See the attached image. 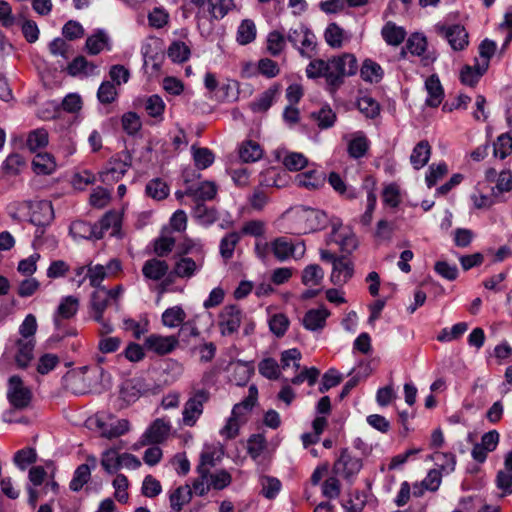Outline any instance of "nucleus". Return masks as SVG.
Masks as SVG:
<instances>
[{
	"instance_id": "nucleus-37",
	"label": "nucleus",
	"mask_w": 512,
	"mask_h": 512,
	"mask_svg": "<svg viewBox=\"0 0 512 512\" xmlns=\"http://www.w3.org/2000/svg\"><path fill=\"white\" fill-rule=\"evenodd\" d=\"M223 450H213L210 452H202L200 463L197 466V472L203 477H208L212 467L220 460Z\"/></svg>"
},
{
	"instance_id": "nucleus-26",
	"label": "nucleus",
	"mask_w": 512,
	"mask_h": 512,
	"mask_svg": "<svg viewBox=\"0 0 512 512\" xmlns=\"http://www.w3.org/2000/svg\"><path fill=\"white\" fill-rule=\"evenodd\" d=\"M425 89L427 91L426 104L430 107H438L444 97V91L438 76L431 75L425 81Z\"/></svg>"
},
{
	"instance_id": "nucleus-14",
	"label": "nucleus",
	"mask_w": 512,
	"mask_h": 512,
	"mask_svg": "<svg viewBox=\"0 0 512 512\" xmlns=\"http://www.w3.org/2000/svg\"><path fill=\"white\" fill-rule=\"evenodd\" d=\"M362 468L360 457L352 454L349 450H342L333 465V472L347 480L359 473Z\"/></svg>"
},
{
	"instance_id": "nucleus-13",
	"label": "nucleus",
	"mask_w": 512,
	"mask_h": 512,
	"mask_svg": "<svg viewBox=\"0 0 512 512\" xmlns=\"http://www.w3.org/2000/svg\"><path fill=\"white\" fill-rule=\"evenodd\" d=\"M434 28L439 36L448 41L454 51L464 50L469 44L468 33L465 28L459 24L444 25L438 23Z\"/></svg>"
},
{
	"instance_id": "nucleus-44",
	"label": "nucleus",
	"mask_w": 512,
	"mask_h": 512,
	"mask_svg": "<svg viewBox=\"0 0 512 512\" xmlns=\"http://www.w3.org/2000/svg\"><path fill=\"white\" fill-rule=\"evenodd\" d=\"M188 194H191L197 200H212L217 194V186L212 181H203L195 188H190Z\"/></svg>"
},
{
	"instance_id": "nucleus-12",
	"label": "nucleus",
	"mask_w": 512,
	"mask_h": 512,
	"mask_svg": "<svg viewBox=\"0 0 512 512\" xmlns=\"http://www.w3.org/2000/svg\"><path fill=\"white\" fill-rule=\"evenodd\" d=\"M121 269V262L117 258H113L106 265L90 263L87 266L86 276L92 287L101 288L104 279L116 276Z\"/></svg>"
},
{
	"instance_id": "nucleus-61",
	"label": "nucleus",
	"mask_w": 512,
	"mask_h": 512,
	"mask_svg": "<svg viewBox=\"0 0 512 512\" xmlns=\"http://www.w3.org/2000/svg\"><path fill=\"white\" fill-rule=\"evenodd\" d=\"M448 173V166L441 162L437 165L432 164L425 176L426 184L429 188L433 187L440 179Z\"/></svg>"
},
{
	"instance_id": "nucleus-60",
	"label": "nucleus",
	"mask_w": 512,
	"mask_h": 512,
	"mask_svg": "<svg viewBox=\"0 0 512 512\" xmlns=\"http://www.w3.org/2000/svg\"><path fill=\"white\" fill-rule=\"evenodd\" d=\"M407 50L416 56H422L427 49V39L421 33H413L407 40Z\"/></svg>"
},
{
	"instance_id": "nucleus-38",
	"label": "nucleus",
	"mask_w": 512,
	"mask_h": 512,
	"mask_svg": "<svg viewBox=\"0 0 512 512\" xmlns=\"http://www.w3.org/2000/svg\"><path fill=\"white\" fill-rule=\"evenodd\" d=\"M256 34L255 23L250 19H244L237 29L236 41L240 45H247L255 40Z\"/></svg>"
},
{
	"instance_id": "nucleus-49",
	"label": "nucleus",
	"mask_w": 512,
	"mask_h": 512,
	"mask_svg": "<svg viewBox=\"0 0 512 512\" xmlns=\"http://www.w3.org/2000/svg\"><path fill=\"white\" fill-rule=\"evenodd\" d=\"M121 225V215L115 211L107 212L99 222L98 231H101L102 237L104 233L112 229L111 234L114 235L118 232Z\"/></svg>"
},
{
	"instance_id": "nucleus-21",
	"label": "nucleus",
	"mask_w": 512,
	"mask_h": 512,
	"mask_svg": "<svg viewBox=\"0 0 512 512\" xmlns=\"http://www.w3.org/2000/svg\"><path fill=\"white\" fill-rule=\"evenodd\" d=\"M97 460L93 456L87 458V462L79 465L70 481L69 487L72 491L78 492L90 480L91 471L96 468Z\"/></svg>"
},
{
	"instance_id": "nucleus-6",
	"label": "nucleus",
	"mask_w": 512,
	"mask_h": 512,
	"mask_svg": "<svg viewBox=\"0 0 512 512\" xmlns=\"http://www.w3.org/2000/svg\"><path fill=\"white\" fill-rule=\"evenodd\" d=\"M331 232L326 236V244H337L342 252L351 253L358 246V241L354 233L345 228L339 219H332Z\"/></svg>"
},
{
	"instance_id": "nucleus-24",
	"label": "nucleus",
	"mask_w": 512,
	"mask_h": 512,
	"mask_svg": "<svg viewBox=\"0 0 512 512\" xmlns=\"http://www.w3.org/2000/svg\"><path fill=\"white\" fill-rule=\"evenodd\" d=\"M325 181V174L317 170L303 172L295 177V183L297 186L308 190H317L321 188L325 184Z\"/></svg>"
},
{
	"instance_id": "nucleus-42",
	"label": "nucleus",
	"mask_w": 512,
	"mask_h": 512,
	"mask_svg": "<svg viewBox=\"0 0 512 512\" xmlns=\"http://www.w3.org/2000/svg\"><path fill=\"white\" fill-rule=\"evenodd\" d=\"M487 69H482L481 65L476 63L473 66L466 65L460 72V79L464 85L475 86Z\"/></svg>"
},
{
	"instance_id": "nucleus-7",
	"label": "nucleus",
	"mask_w": 512,
	"mask_h": 512,
	"mask_svg": "<svg viewBox=\"0 0 512 512\" xmlns=\"http://www.w3.org/2000/svg\"><path fill=\"white\" fill-rule=\"evenodd\" d=\"M209 392L205 389L193 391L184 404L182 421L185 426L192 427L203 413V405L209 400Z\"/></svg>"
},
{
	"instance_id": "nucleus-64",
	"label": "nucleus",
	"mask_w": 512,
	"mask_h": 512,
	"mask_svg": "<svg viewBox=\"0 0 512 512\" xmlns=\"http://www.w3.org/2000/svg\"><path fill=\"white\" fill-rule=\"evenodd\" d=\"M308 163L307 158L298 152H290L283 159V165L290 171L303 169Z\"/></svg>"
},
{
	"instance_id": "nucleus-9",
	"label": "nucleus",
	"mask_w": 512,
	"mask_h": 512,
	"mask_svg": "<svg viewBox=\"0 0 512 512\" xmlns=\"http://www.w3.org/2000/svg\"><path fill=\"white\" fill-rule=\"evenodd\" d=\"M287 40L296 47L303 57L311 58L316 48L315 35L305 26L289 30Z\"/></svg>"
},
{
	"instance_id": "nucleus-57",
	"label": "nucleus",
	"mask_w": 512,
	"mask_h": 512,
	"mask_svg": "<svg viewBox=\"0 0 512 512\" xmlns=\"http://www.w3.org/2000/svg\"><path fill=\"white\" fill-rule=\"evenodd\" d=\"M48 141V132L45 129H35L31 131L28 135L27 147L31 151H36L37 149L45 147L48 144Z\"/></svg>"
},
{
	"instance_id": "nucleus-55",
	"label": "nucleus",
	"mask_w": 512,
	"mask_h": 512,
	"mask_svg": "<svg viewBox=\"0 0 512 512\" xmlns=\"http://www.w3.org/2000/svg\"><path fill=\"white\" fill-rule=\"evenodd\" d=\"M146 194L155 200H162L168 196L169 188L162 180L152 179L146 185Z\"/></svg>"
},
{
	"instance_id": "nucleus-62",
	"label": "nucleus",
	"mask_w": 512,
	"mask_h": 512,
	"mask_svg": "<svg viewBox=\"0 0 512 512\" xmlns=\"http://www.w3.org/2000/svg\"><path fill=\"white\" fill-rule=\"evenodd\" d=\"M145 110L151 117H161L165 110V103L159 95H151L145 101Z\"/></svg>"
},
{
	"instance_id": "nucleus-17",
	"label": "nucleus",
	"mask_w": 512,
	"mask_h": 512,
	"mask_svg": "<svg viewBox=\"0 0 512 512\" xmlns=\"http://www.w3.org/2000/svg\"><path fill=\"white\" fill-rule=\"evenodd\" d=\"M170 432V424L163 419H156L143 433L139 444L141 446L161 444Z\"/></svg>"
},
{
	"instance_id": "nucleus-22",
	"label": "nucleus",
	"mask_w": 512,
	"mask_h": 512,
	"mask_svg": "<svg viewBox=\"0 0 512 512\" xmlns=\"http://www.w3.org/2000/svg\"><path fill=\"white\" fill-rule=\"evenodd\" d=\"M354 267L351 261L341 257L332 266L330 280L334 285L341 286L346 284L353 276Z\"/></svg>"
},
{
	"instance_id": "nucleus-2",
	"label": "nucleus",
	"mask_w": 512,
	"mask_h": 512,
	"mask_svg": "<svg viewBox=\"0 0 512 512\" xmlns=\"http://www.w3.org/2000/svg\"><path fill=\"white\" fill-rule=\"evenodd\" d=\"M329 218L324 211L307 206H298L290 213V230L292 234L304 235L324 229Z\"/></svg>"
},
{
	"instance_id": "nucleus-15",
	"label": "nucleus",
	"mask_w": 512,
	"mask_h": 512,
	"mask_svg": "<svg viewBox=\"0 0 512 512\" xmlns=\"http://www.w3.org/2000/svg\"><path fill=\"white\" fill-rule=\"evenodd\" d=\"M79 307L80 301L78 297L73 295L62 297L52 315L55 328L57 330L62 329L65 322L77 314Z\"/></svg>"
},
{
	"instance_id": "nucleus-59",
	"label": "nucleus",
	"mask_w": 512,
	"mask_h": 512,
	"mask_svg": "<svg viewBox=\"0 0 512 512\" xmlns=\"http://www.w3.org/2000/svg\"><path fill=\"white\" fill-rule=\"evenodd\" d=\"M382 68L376 62L365 60L361 68V76L365 81L378 82L382 78Z\"/></svg>"
},
{
	"instance_id": "nucleus-29",
	"label": "nucleus",
	"mask_w": 512,
	"mask_h": 512,
	"mask_svg": "<svg viewBox=\"0 0 512 512\" xmlns=\"http://www.w3.org/2000/svg\"><path fill=\"white\" fill-rule=\"evenodd\" d=\"M168 268V264L165 261L153 258L144 263L142 273L146 278L158 281L166 275Z\"/></svg>"
},
{
	"instance_id": "nucleus-43",
	"label": "nucleus",
	"mask_w": 512,
	"mask_h": 512,
	"mask_svg": "<svg viewBox=\"0 0 512 512\" xmlns=\"http://www.w3.org/2000/svg\"><path fill=\"white\" fill-rule=\"evenodd\" d=\"M263 151L260 145L252 140L242 143L239 149V156L244 162H255L262 158Z\"/></svg>"
},
{
	"instance_id": "nucleus-51",
	"label": "nucleus",
	"mask_w": 512,
	"mask_h": 512,
	"mask_svg": "<svg viewBox=\"0 0 512 512\" xmlns=\"http://www.w3.org/2000/svg\"><path fill=\"white\" fill-rule=\"evenodd\" d=\"M324 278L323 269L317 264L308 265L302 272V282L306 286H316Z\"/></svg>"
},
{
	"instance_id": "nucleus-33",
	"label": "nucleus",
	"mask_w": 512,
	"mask_h": 512,
	"mask_svg": "<svg viewBox=\"0 0 512 512\" xmlns=\"http://www.w3.org/2000/svg\"><path fill=\"white\" fill-rule=\"evenodd\" d=\"M229 369L232 371L230 379L236 385L246 384L253 372V368L249 363L240 360L230 363Z\"/></svg>"
},
{
	"instance_id": "nucleus-3",
	"label": "nucleus",
	"mask_w": 512,
	"mask_h": 512,
	"mask_svg": "<svg viewBox=\"0 0 512 512\" xmlns=\"http://www.w3.org/2000/svg\"><path fill=\"white\" fill-rule=\"evenodd\" d=\"M88 427L100 437L115 439L128 433L131 429L129 420L118 418L112 413L97 412L87 420Z\"/></svg>"
},
{
	"instance_id": "nucleus-34",
	"label": "nucleus",
	"mask_w": 512,
	"mask_h": 512,
	"mask_svg": "<svg viewBox=\"0 0 512 512\" xmlns=\"http://www.w3.org/2000/svg\"><path fill=\"white\" fill-rule=\"evenodd\" d=\"M430 459L434 462L437 470L445 473L452 472L455 467V456L450 451L434 450Z\"/></svg>"
},
{
	"instance_id": "nucleus-25",
	"label": "nucleus",
	"mask_w": 512,
	"mask_h": 512,
	"mask_svg": "<svg viewBox=\"0 0 512 512\" xmlns=\"http://www.w3.org/2000/svg\"><path fill=\"white\" fill-rule=\"evenodd\" d=\"M109 296L105 287L96 288L91 294L90 305L92 310V317L95 321H102V315L108 306Z\"/></svg>"
},
{
	"instance_id": "nucleus-45",
	"label": "nucleus",
	"mask_w": 512,
	"mask_h": 512,
	"mask_svg": "<svg viewBox=\"0 0 512 512\" xmlns=\"http://www.w3.org/2000/svg\"><path fill=\"white\" fill-rule=\"evenodd\" d=\"M186 318L185 311L180 306H173L166 309L162 314V323L169 328L183 325Z\"/></svg>"
},
{
	"instance_id": "nucleus-1",
	"label": "nucleus",
	"mask_w": 512,
	"mask_h": 512,
	"mask_svg": "<svg viewBox=\"0 0 512 512\" xmlns=\"http://www.w3.org/2000/svg\"><path fill=\"white\" fill-rule=\"evenodd\" d=\"M357 60L354 55L346 53L338 57H333L328 61L315 59L306 67L308 78L324 77L326 79L329 92L334 93L347 76H352L357 72Z\"/></svg>"
},
{
	"instance_id": "nucleus-56",
	"label": "nucleus",
	"mask_w": 512,
	"mask_h": 512,
	"mask_svg": "<svg viewBox=\"0 0 512 512\" xmlns=\"http://www.w3.org/2000/svg\"><path fill=\"white\" fill-rule=\"evenodd\" d=\"M207 6L212 17L221 19L227 15L235 5L233 0H210Z\"/></svg>"
},
{
	"instance_id": "nucleus-32",
	"label": "nucleus",
	"mask_w": 512,
	"mask_h": 512,
	"mask_svg": "<svg viewBox=\"0 0 512 512\" xmlns=\"http://www.w3.org/2000/svg\"><path fill=\"white\" fill-rule=\"evenodd\" d=\"M68 74L71 76H91L98 73V67L88 62L83 56L76 57L67 67Z\"/></svg>"
},
{
	"instance_id": "nucleus-31",
	"label": "nucleus",
	"mask_w": 512,
	"mask_h": 512,
	"mask_svg": "<svg viewBox=\"0 0 512 512\" xmlns=\"http://www.w3.org/2000/svg\"><path fill=\"white\" fill-rule=\"evenodd\" d=\"M32 221L38 225L50 223L54 218V211L50 201H39L33 207Z\"/></svg>"
},
{
	"instance_id": "nucleus-35",
	"label": "nucleus",
	"mask_w": 512,
	"mask_h": 512,
	"mask_svg": "<svg viewBox=\"0 0 512 512\" xmlns=\"http://www.w3.org/2000/svg\"><path fill=\"white\" fill-rule=\"evenodd\" d=\"M86 49L91 55H97L105 49L110 50L108 35L104 31L99 30L89 36L86 40Z\"/></svg>"
},
{
	"instance_id": "nucleus-20",
	"label": "nucleus",
	"mask_w": 512,
	"mask_h": 512,
	"mask_svg": "<svg viewBox=\"0 0 512 512\" xmlns=\"http://www.w3.org/2000/svg\"><path fill=\"white\" fill-rule=\"evenodd\" d=\"M330 316V311L324 307L320 306L315 309L308 310L302 320V324L305 329L316 332L324 329L326 325V320Z\"/></svg>"
},
{
	"instance_id": "nucleus-47",
	"label": "nucleus",
	"mask_w": 512,
	"mask_h": 512,
	"mask_svg": "<svg viewBox=\"0 0 512 512\" xmlns=\"http://www.w3.org/2000/svg\"><path fill=\"white\" fill-rule=\"evenodd\" d=\"M512 153V136L509 132L503 133L498 136L493 144L494 157L501 160L505 159Z\"/></svg>"
},
{
	"instance_id": "nucleus-10",
	"label": "nucleus",
	"mask_w": 512,
	"mask_h": 512,
	"mask_svg": "<svg viewBox=\"0 0 512 512\" xmlns=\"http://www.w3.org/2000/svg\"><path fill=\"white\" fill-rule=\"evenodd\" d=\"M33 394L19 376H11L8 379L7 398L10 404L17 409H24L31 403Z\"/></svg>"
},
{
	"instance_id": "nucleus-53",
	"label": "nucleus",
	"mask_w": 512,
	"mask_h": 512,
	"mask_svg": "<svg viewBox=\"0 0 512 512\" xmlns=\"http://www.w3.org/2000/svg\"><path fill=\"white\" fill-rule=\"evenodd\" d=\"M286 40L279 31H272L266 39V49L272 56H278L285 48Z\"/></svg>"
},
{
	"instance_id": "nucleus-41",
	"label": "nucleus",
	"mask_w": 512,
	"mask_h": 512,
	"mask_svg": "<svg viewBox=\"0 0 512 512\" xmlns=\"http://www.w3.org/2000/svg\"><path fill=\"white\" fill-rule=\"evenodd\" d=\"M241 237L238 232H230L227 233L221 240L219 244V252L221 257L228 261L233 257V253L235 247L239 243Z\"/></svg>"
},
{
	"instance_id": "nucleus-30",
	"label": "nucleus",
	"mask_w": 512,
	"mask_h": 512,
	"mask_svg": "<svg viewBox=\"0 0 512 512\" xmlns=\"http://www.w3.org/2000/svg\"><path fill=\"white\" fill-rule=\"evenodd\" d=\"M430 155L431 146L428 143V141H420L412 150V153L410 155V162L416 170H419L428 163Z\"/></svg>"
},
{
	"instance_id": "nucleus-27",
	"label": "nucleus",
	"mask_w": 512,
	"mask_h": 512,
	"mask_svg": "<svg viewBox=\"0 0 512 512\" xmlns=\"http://www.w3.org/2000/svg\"><path fill=\"white\" fill-rule=\"evenodd\" d=\"M369 144V140L362 131L351 134L347 147L349 156L355 159L363 157L369 148Z\"/></svg>"
},
{
	"instance_id": "nucleus-8",
	"label": "nucleus",
	"mask_w": 512,
	"mask_h": 512,
	"mask_svg": "<svg viewBox=\"0 0 512 512\" xmlns=\"http://www.w3.org/2000/svg\"><path fill=\"white\" fill-rule=\"evenodd\" d=\"M101 464L108 473H116L120 469H137L141 462L129 453L119 454L118 450H105Z\"/></svg>"
},
{
	"instance_id": "nucleus-5",
	"label": "nucleus",
	"mask_w": 512,
	"mask_h": 512,
	"mask_svg": "<svg viewBox=\"0 0 512 512\" xmlns=\"http://www.w3.org/2000/svg\"><path fill=\"white\" fill-rule=\"evenodd\" d=\"M244 321L245 314L234 304L224 306L217 316V326L224 337L237 333Z\"/></svg>"
},
{
	"instance_id": "nucleus-4",
	"label": "nucleus",
	"mask_w": 512,
	"mask_h": 512,
	"mask_svg": "<svg viewBox=\"0 0 512 512\" xmlns=\"http://www.w3.org/2000/svg\"><path fill=\"white\" fill-rule=\"evenodd\" d=\"M132 165V157L127 151L112 156L100 171V180L105 184L118 182Z\"/></svg>"
},
{
	"instance_id": "nucleus-54",
	"label": "nucleus",
	"mask_w": 512,
	"mask_h": 512,
	"mask_svg": "<svg viewBox=\"0 0 512 512\" xmlns=\"http://www.w3.org/2000/svg\"><path fill=\"white\" fill-rule=\"evenodd\" d=\"M327 44L332 48H340L345 39L344 30L337 24H329L324 33Z\"/></svg>"
},
{
	"instance_id": "nucleus-63",
	"label": "nucleus",
	"mask_w": 512,
	"mask_h": 512,
	"mask_svg": "<svg viewBox=\"0 0 512 512\" xmlns=\"http://www.w3.org/2000/svg\"><path fill=\"white\" fill-rule=\"evenodd\" d=\"M116 87L110 81H104L97 91V98L102 104H110L117 98Z\"/></svg>"
},
{
	"instance_id": "nucleus-16",
	"label": "nucleus",
	"mask_w": 512,
	"mask_h": 512,
	"mask_svg": "<svg viewBox=\"0 0 512 512\" xmlns=\"http://www.w3.org/2000/svg\"><path fill=\"white\" fill-rule=\"evenodd\" d=\"M204 255L191 258L180 255L176 258L171 274L182 279H190L194 277L203 267Z\"/></svg>"
},
{
	"instance_id": "nucleus-58",
	"label": "nucleus",
	"mask_w": 512,
	"mask_h": 512,
	"mask_svg": "<svg viewBox=\"0 0 512 512\" xmlns=\"http://www.w3.org/2000/svg\"><path fill=\"white\" fill-rule=\"evenodd\" d=\"M311 117L317 122L321 129H327L334 125L336 114L330 107H322L319 111L313 112Z\"/></svg>"
},
{
	"instance_id": "nucleus-28",
	"label": "nucleus",
	"mask_w": 512,
	"mask_h": 512,
	"mask_svg": "<svg viewBox=\"0 0 512 512\" xmlns=\"http://www.w3.org/2000/svg\"><path fill=\"white\" fill-rule=\"evenodd\" d=\"M34 340L19 339L16 342L15 362L18 367L26 368L33 359Z\"/></svg>"
},
{
	"instance_id": "nucleus-40",
	"label": "nucleus",
	"mask_w": 512,
	"mask_h": 512,
	"mask_svg": "<svg viewBox=\"0 0 512 512\" xmlns=\"http://www.w3.org/2000/svg\"><path fill=\"white\" fill-rule=\"evenodd\" d=\"M506 472L499 471L496 479L497 487L501 489L504 494L512 492V450H510L505 457Z\"/></svg>"
},
{
	"instance_id": "nucleus-23",
	"label": "nucleus",
	"mask_w": 512,
	"mask_h": 512,
	"mask_svg": "<svg viewBox=\"0 0 512 512\" xmlns=\"http://www.w3.org/2000/svg\"><path fill=\"white\" fill-rule=\"evenodd\" d=\"M70 234L76 240L101 239L102 233L98 231V225H92L85 221L77 220L70 225Z\"/></svg>"
},
{
	"instance_id": "nucleus-52",
	"label": "nucleus",
	"mask_w": 512,
	"mask_h": 512,
	"mask_svg": "<svg viewBox=\"0 0 512 512\" xmlns=\"http://www.w3.org/2000/svg\"><path fill=\"white\" fill-rule=\"evenodd\" d=\"M496 50V43L492 40L485 39L479 45V58H476V63L481 65L482 69H488L490 59Z\"/></svg>"
},
{
	"instance_id": "nucleus-36",
	"label": "nucleus",
	"mask_w": 512,
	"mask_h": 512,
	"mask_svg": "<svg viewBox=\"0 0 512 512\" xmlns=\"http://www.w3.org/2000/svg\"><path fill=\"white\" fill-rule=\"evenodd\" d=\"M381 34L386 43L392 46L400 45L406 36L405 30L392 22H388L384 25Z\"/></svg>"
},
{
	"instance_id": "nucleus-46",
	"label": "nucleus",
	"mask_w": 512,
	"mask_h": 512,
	"mask_svg": "<svg viewBox=\"0 0 512 512\" xmlns=\"http://www.w3.org/2000/svg\"><path fill=\"white\" fill-rule=\"evenodd\" d=\"M167 55L174 63H183L189 59L191 50L186 43L174 41L168 47Z\"/></svg>"
},
{
	"instance_id": "nucleus-39",
	"label": "nucleus",
	"mask_w": 512,
	"mask_h": 512,
	"mask_svg": "<svg viewBox=\"0 0 512 512\" xmlns=\"http://www.w3.org/2000/svg\"><path fill=\"white\" fill-rule=\"evenodd\" d=\"M191 498L192 488L189 485L180 486L170 494V506L173 510L180 511Z\"/></svg>"
},
{
	"instance_id": "nucleus-48",
	"label": "nucleus",
	"mask_w": 512,
	"mask_h": 512,
	"mask_svg": "<svg viewBox=\"0 0 512 512\" xmlns=\"http://www.w3.org/2000/svg\"><path fill=\"white\" fill-rule=\"evenodd\" d=\"M193 216L202 225H211L218 219V212L213 207H208L203 203H198L194 210Z\"/></svg>"
},
{
	"instance_id": "nucleus-18",
	"label": "nucleus",
	"mask_w": 512,
	"mask_h": 512,
	"mask_svg": "<svg viewBox=\"0 0 512 512\" xmlns=\"http://www.w3.org/2000/svg\"><path fill=\"white\" fill-rule=\"evenodd\" d=\"M178 344L176 336H161L152 334L145 339V347L159 355L168 354Z\"/></svg>"
},
{
	"instance_id": "nucleus-19",
	"label": "nucleus",
	"mask_w": 512,
	"mask_h": 512,
	"mask_svg": "<svg viewBox=\"0 0 512 512\" xmlns=\"http://www.w3.org/2000/svg\"><path fill=\"white\" fill-rule=\"evenodd\" d=\"M258 399V389L255 385H251L248 389V395L240 403L234 405L231 411V417L242 422L247 420L248 414L252 411Z\"/></svg>"
},
{
	"instance_id": "nucleus-50",
	"label": "nucleus",
	"mask_w": 512,
	"mask_h": 512,
	"mask_svg": "<svg viewBox=\"0 0 512 512\" xmlns=\"http://www.w3.org/2000/svg\"><path fill=\"white\" fill-rule=\"evenodd\" d=\"M32 164L38 174H50L56 167L53 157L48 153H38L34 157Z\"/></svg>"
},
{
	"instance_id": "nucleus-11",
	"label": "nucleus",
	"mask_w": 512,
	"mask_h": 512,
	"mask_svg": "<svg viewBox=\"0 0 512 512\" xmlns=\"http://www.w3.org/2000/svg\"><path fill=\"white\" fill-rule=\"evenodd\" d=\"M270 247L275 258L281 262L286 261L290 257L300 259L305 254V244L300 241L293 243L286 237H278L270 242Z\"/></svg>"
}]
</instances>
